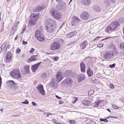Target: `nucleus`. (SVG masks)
Wrapping results in <instances>:
<instances>
[{
  "label": "nucleus",
  "instance_id": "1",
  "mask_svg": "<svg viewBox=\"0 0 124 124\" xmlns=\"http://www.w3.org/2000/svg\"><path fill=\"white\" fill-rule=\"evenodd\" d=\"M10 75L13 78L18 79L22 77L21 73L18 69H15L13 70L10 72Z\"/></svg>",
  "mask_w": 124,
  "mask_h": 124
},
{
  "label": "nucleus",
  "instance_id": "2",
  "mask_svg": "<svg viewBox=\"0 0 124 124\" xmlns=\"http://www.w3.org/2000/svg\"><path fill=\"white\" fill-rule=\"evenodd\" d=\"M119 25V24L118 23L116 22H113L110 24L109 26L107 27L106 31L109 32L110 31L114 30Z\"/></svg>",
  "mask_w": 124,
  "mask_h": 124
},
{
  "label": "nucleus",
  "instance_id": "3",
  "mask_svg": "<svg viewBox=\"0 0 124 124\" xmlns=\"http://www.w3.org/2000/svg\"><path fill=\"white\" fill-rule=\"evenodd\" d=\"M118 52H113L112 51H109L105 53L103 56L104 59L106 60H109L112 59L114 54H116Z\"/></svg>",
  "mask_w": 124,
  "mask_h": 124
},
{
  "label": "nucleus",
  "instance_id": "4",
  "mask_svg": "<svg viewBox=\"0 0 124 124\" xmlns=\"http://www.w3.org/2000/svg\"><path fill=\"white\" fill-rule=\"evenodd\" d=\"M35 36L38 40L40 42H43L45 40L43 35L40 33L39 31L38 30L36 31Z\"/></svg>",
  "mask_w": 124,
  "mask_h": 124
},
{
  "label": "nucleus",
  "instance_id": "5",
  "mask_svg": "<svg viewBox=\"0 0 124 124\" xmlns=\"http://www.w3.org/2000/svg\"><path fill=\"white\" fill-rule=\"evenodd\" d=\"M60 47V44L57 42H53L51 44L50 46V49L52 50L58 49Z\"/></svg>",
  "mask_w": 124,
  "mask_h": 124
},
{
  "label": "nucleus",
  "instance_id": "6",
  "mask_svg": "<svg viewBox=\"0 0 124 124\" xmlns=\"http://www.w3.org/2000/svg\"><path fill=\"white\" fill-rule=\"evenodd\" d=\"M73 82L71 78H69L63 81L61 83V84L62 85H67L70 86L72 85Z\"/></svg>",
  "mask_w": 124,
  "mask_h": 124
},
{
  "label": "nucleus",
  "instance_id": "7",
  "mask_svg": "<svg viewBox=\"0 0 124 124\" xmlns=\"http://www.w3.org/2000/svg\"><path fill=\"white\" fill-rule=\"evenodd\" d=\"M80 21V20L77 16L73 18V20L71 21V24L72 26H76L77 25Z\"/></svg>",
  "mask_w": 124,
  "mask_h": 124
},
{
  "label": "nucleus",
  "instance_id": "8",
  "mask_svg": "<svg viewBox=\"0 0 124 124\" xmlns=\"http://www.w3.org/2000/svg\"><path fill=\"white\" fill-rule=\"evenodd\" d=\"M66 8V4L62 2H59L57 6V8L59 10L64 9Z\"/></svg>",
  "mask_w": 124,
  "mask_h": 124
},
{
  "label": "nucleus",
  "instance_id": "9",
  "mask_svg": "<svg viewBox=\"0 0 124 124\" xmlns=\"http://www.w3.org/2000/svg\"><path fill=\"white\" fill-rule=\"evenodd\" d=\"M89 16V14L87 12L85 11L81 14L80 17L83 19L86 20L88 19Z\"/></svg>",
  "mask_w": 124,
  "mask_h": 124
},
{
  "label": "nucleus",
  "instance_id": "10",
  "mask_svg": "<svg viewBox=\"0 0 124 124\" xmlns=\"http://www.w3.org/2000/svg\"><path fill=\"white\" fill-rule=\"evenodd\" d=\"M39 15L36 14H33L31 15L30 16V19L31 21L36 22L39 19Z\"/></svg>",
  "mask_w": 124,
  "mask_h": 124
},
{
  "label": "nucleus",
  "instance_id": "11",
  "mask_svg": "<svg viewBox=\"0 0 124 124\" xmlns=\"http://www.w3.org/2000/svg\"><path fill=\"white\" fill-rule=\"evenodd\" d=\"M39 92L42 95H44L45 94V91L44 89L43 86L41 85H39L37 87Z\"/></svg>",
  "mask_w": 124,
  "mask_h": 124
},
{
  "label": "nucleus",
  "instance_id": "12",
  "mask_svg": "<svg viewBox=\"0 0 124 124\" xmlns=\"http://www.w3.org/2000/svg\"><path fill=\"white\" fill-rule=\"evenodd\" d=\"M56 78L57 81H60L63 79V75L62 73L60 72H58L56 76Z\"/></svg>",
  "mask_w": 124,
  "mask_h": 124
},
{
  "label": "nucleus",
  "instance_id": "13",
  "mask_svg": "<svg viewBox=\"0 0 124 124\" xmlns=\"http://www.w3.org/2000/svg\"><path fill=\"white\" fill-rule=\"evenodd\" d=\"M45 29L47 32H52L54 31L52 24L47 25L46 26Z\"/></svg>",
  "mask_w": 124,
  "mask_h": 124
},
{
  "label": "nucleus",
  "instance_id": "14",
  "mask_svg": "<svg viewBox=\"0 0 124 124\" xmlns=\"http://www.w3.org/2000/svg\"><path fill=\"white\" fill-rule=\"evenodd\" d=\"M54 21L53 20L50 18H48L46 19L45 22V25L46 26L47 25L52 24L53 22H54Z\"/></svg>",
  "mask_w": 124,
  "mask_h": 124
},
{
  "label": "nucleus",
  "instance_id": "15",
  "mask_svg": "<svg viewBox=\"0 0 124 124\" xmlns=\"http://www.w3.org/2000/svg\"><path fill=\"white\" fill-rule=\"evenodd\" d=\"M80 2L82 4L85 6H88L91 3L90 0H81Z\"/></svg>",
  "mask_w": 124,
  "mask_h": 124
},
{
  "label": "nucleus",
  "instance_id": "16",
  "mask_svg": "<svg viewBox=\"0 0 124 124\" xmlns=\"http://www.w3.org/2000/svg\"><path fill=\"white\" fill-rule=\"evenodd\" d=\"M12 57V54L9 51L8 52L6 57V59L7 61H9L11 59Z\"/></svg>",
  "mask_w": 124,
  "mask_h": 124
},
{
  "label": "nucleus",
  "instance_id": "17",
  "mask_svg": "<svg viewBox=\"0 0 124 124\" xmlns=\"http://www.w3.org/2000/svg\"><path fill=\"white\" fill-rule=\"evenodd\" d=\"M87 44L88 43L87 41H85L80 44V47L81 49H84Z\"/></svg>",
  "mask_w": 124,
  "mask_h": 124
},
{
  "label": "nucleus",
  "instance_id": "18",
  "mask_svg": "<svg viewBox=\"0 0 124 124\" xmlns=\"http://www.w3.org/2000/svg\"><path fill=\"white\" fill-rule=\"evenodd\" d=\"M41 62H39L38 63L35 64L32 66V71L35 72L36 70H37L39 65L41 63Z\"/></svg>",
  "mask_w": 124,
  "mask_h": 124
},
{
  "label": "nucleus",
  "instance_id": "19",
  "mask_svg": "<svg viewBox=\"0 0 124 124\" xmlns=\"http://www.w3.org/2000/svg\"><path fill=\"white\" fill-rule=\"evenodd\" d=\"M80 66L81 71L83 72H85V64L83 62H81Z\"/></svg>",
  "mask_w": 124,
  "mask_h": 124
},
{
  "label": "nucleus",
  "instance_id": "20",
  "mask_svg": "<svg viewBox=\"0 0 124 124\" xmlns=\"http://www.w3.org/2000/svg\"><path fill=\"white\" fill-rule=\"evenodd\" d=\"M38 56V55H32L28 60L30 61H35L37 60Z\"/></svg>",
  "mask_w": 124,
  "mask_h": 124
},
{
  "label": "nucleus",
  "instance_id": "21",
  "mask_svg": "<svg viewBox=\"0 0 124 124\" xmlns=\"http://www.w3.org/2000/svg\"><path fill=\"white\" fill-rule=\"evenodd\" d=\"M111 4V3L108 0H105L104 5L106 8H107L109 7Z\"/></svg>",
  "mask_w": 124,
  "mask_h": 124
},
{
  "label": "nucleus",
  "instance_id": "22",
  "mask_svg": "<svg viewBox=\"0 0 124 124\" xmlns=\"http://www.w3.org/2000/svg\"><path fill=\"white\" fill-rule=\"evenodd\" d=\"M85 78L83 74H80L78 76L77 78V80L78 82L83 80Z\"/></svg>",
  "mask_w": 124,
  "mask_h": 124
},
{
  "label": "nucleus",
  "instance_id": "23",
  "mask_svg": "<svg viewBox=\"0 0 124 124\" xmlns=\"http://www.w3.org/2000/svg\"><path fill=\"white\" fill-rule=\"evenodd\" d=\"M57 11L55 9L53 8L50 11L51 15L53 16V17L54 18V16H55L56 13H57Z\"/></svg>",
  "mask_w": 124,
  "mask_h": 124
},
{
  "label": "nucleus",
  "instance_id": "24",
  "mask_svg": "<svg viewBox=\"0 0 124 124\" xmlns=\"http://www.w3.org/2000/svg\"><path fill=\"white\" fill-rule=\"evenodd\" d=\"M51 83V86L54 89H56L57 86V85L55 83L54 80H52Z\"/></svg>",
  "mask_w": 124,
  "mask_h": 124
},
{
  "label": "nucleus",
  "instance_id": "25",
  "mask_svg": "<svg viewBox=\"0 0 124 124\" xmlns=\"http://www.w3.org/2000/svg\"><path fill=\"white\" fill-rule=\"evenodd\" d=\"M62 17L61 14L59 12H57L54 16V18L55 19H60Z\"/></svg>",
  "mask_w": 124,
  "mask_h": 124
},
{
  "label": "nucleus",
  "instance_id": "26",
  "mask_svg": "<svg viewBox=\"0 0 124 124\" xmlns=\"http://www.w3.org/2000/svg\"><path fill=\"white\" fill-rule=\"evenodd\" d=\"M45 8L43 6H41V7L38 6L34 11H35V12H37L38 11L42 10L44 9Z\"/></svg>",
  "mask_w": 124,
  "mask_h": 124
},
{
  "label": "nucleus",
  "instance_id": "27",
  "mask_svg": "<svg viewBox=\"0 0 124 124\" xmlns=\"http://www.w3.org/2000/svg\"><path fill=\"white\" fill-rule=\"evenodd\" d=\"M89 77H90L93 74V72L90 69H88L86 71Z\"/></svg>",
  "mask_w": 124,
  "mask_h": 124
},
{
  "label": "nucleus",
  "instance_id": "28",
  "mask_svg": "<svg viewBox=\"0 0 124 124\" xmlns=\"http://www.w3.org/2000/svg\"><path fill=\"white\" fill-rule=\"evenodd\" d=\"M82 103L84 105L87 106H89V104L90 103V102L88 101L84 100L82 101Z\"/></svg>",
  "mask_w": 124,
  "mask_h": 124
},
{
  "label": "nucleus",
  "instance_id": "29",
  "mask_svg": "<svg viewBox=\"0 0 124 124\" xmlns=\"http://www.w3.org/2000/svg\"><path fill=\"white\" fill-rule=\"evenodd\" d=\"M24 69L26 73L29 74L30 73V68L28 65L25 66L24 67Z\"/></svg>",
  "mask_w": 124,
  "mask_h": 124
},
{
  "label": "nucleus",
  "instance_id": "30",
  "mask_svg": "<svg viewBox=\"0 0 124 124\" xmlns=\"http://www.w3.org/2000/svg\"><path fill=\"white\" fill-rule=\"evenodd\" d=\"M93 8L94 10L96 12H99L101 10L99 6H94Z\"/></svg>",
  "mask_w": 124,
  "mask_h": 124
},
{
  "label": "nucleus",
  "instance_id": "31",
  "mask_svg": "<svg viewBox=\"0 0 124 124\" xmlns=\"http://www.w3.org/2000/svg\"><path fill=\"white\" fill-rule=\"evenodd\" d=\"M71 74V70H66L64 72V75L66 77H67L70 76Z\"/></svg>",
  "mask_w": 124,
  "mask_h": 124
},
{
  "label": "nucleus",
  "instance_id": "32",
  "mask_svg": "<svg viewBox=\"0 0 124 124\" xmlns=\"http://www.w3.org/2000/svg\"><path fill=\"white\" fill-rule=\"evenodd\" d=\"M15 82L13 80H10L8 81L7 82V83L8 85L10 86L11 87L13 86V85Z\"/></svg>",
  "mask_w": 124,
  "mask_h": 124
},
{
  "label": "nucleus",
  "instance_id": "33",
  "mask_svg": "<svg viewBox=\"0 0 124 124\" xmlns=\"http://www.w3.org/2000/svg\"><path fill=\"white\" fill-rule=\"evenodd\" d=\"M6 46V44L5 43H4L0 47V53L4 50Z\"/></svg>",
  "mask_w": 124,
  "mask_h": 124
},
{
  "label": "nucleus",
  "instance_id": "34",
  "mask_svg": "<svg viewBox=\"0 0 124 124\" xmlns=\"http://www.w3.org/2000/svg\"><path fill=\"white\" fill-rule=\"evenodd\" d=\"M29 24L30 25H34L36 24L35 22L34 21H31L30 19L29 21Z\"/></svg>",
  "mask_w": 124,
  "mask_h": 124
},
{
  "label": "nucleus",
  "instance_id": "35",
  "mask_svg": "<svg viewBox=\"0 0 124 124\" xmlns=\"http://www.w3.org/2000/svg\"><path fill=\"white\" fill-rule=\"evenodd\" d=\"M17 30L16 28H14L13 30L11 31V33L12 34H14L15 32Z\"/></svg>",
  "mask_w": 124,
  "mask_h": 124
},
{
  "label": "nucleus",
  "instance_id": "36",
  "mask_svg": "<svg viewBox=\"0 0 124 124\" xmlns=\"http://www.w3.org/2000/svg\"><path fill=\"white\" fill-rule=\"evenodd\" d=\"M41 76L43 78H45L46 77L47 74L46 73H44L42 74Z\"/></svg>",
  "mask_w": 124,
  "mask_h": 124
},
{
  "label": "nucleus",
  "instance_id": "37",
  "mask_svg": "<svg viewBox=\"0 0 124 124\" xmlns=\"http://www.w3.org/2000/svg\"><path fill=\"white\" fill-rule=\"evenodd\" d=\"M120 47L121 49L124 50V42L120 44Z\"/></svg>",
  "mask_w": 124,
  "mask_h": 124
},
{
  "label": "nucleus",
  "instance_id": "38",
  "mask_svg": "<svg viewBox=\"0 0 124 124\" xmlns=\"http://www.w3.org/2000/svg\"><path fill=\"white\" fill-rule=\"evenodd\" d=\"M71 34L70 33L69 34H67L66 35V37L67 38H70L72 37Z\"/></svg>",
  "mask_w": 124,
  "mask_h": 124
},
{
  "label": "nucleus",
  "instance_id": "39",
  "mask_svg": "<svg viewBox=\"0 0 124 124\" xmlns=\"http://www.w3.org/2000/svg\"><path fill=\"white\" fill-rule=\"evenodd\" d=\"M17 85V84L16 83H14V84H13V87L14 88V89L15 90H16L18 88L17 86H16Z\"/></svg>",
  "mask_w": 124,
  "mask_h": 124
},
{
  "label": "nucleus",
  "instance_id": "40",
  "mask_svg": "<svg viewBox=\"0 0 124 124\" xmlns=\"http://www.w3.org/2000/svg\"><path fill=\"white\" fill-rule=\"evenodd\" d=\"M52 122L56 124H61L60 123H58V122L59 121H57L55 119H53L52 120Z\"/></svg>",
  "mask_w": 124,
  "mask_h": 124
},
{
  "label": "nucleus",
  "instance_id": "41",
  "mask_svg": "<svg viewBox=\"0 0 124 124\" xmlns=\"http://www.w3.org/2000/svg\"><path fill=\"white\" fill-rule=\"evenodd\" d=\"M77 33V31H74L70 32V33L71 34V35H72V36L73 35H75Z\"/></svg>",
  "mask_w": 124,
  "mask_h": 124
},
{
  "label": "nucleus",
  "instance_id": "42",
  "mask_svg": "<svg viewBox=\"0 0 124 124\" xmlns=\"http://www.w3.org/2000/svg\"><path fill=\"white\" fill-rule=\"evenodd\" d=\"M69 123L71 124H75L76 123L75 121L74 120H70Z\"/></svg>",
  "mask_w": 124,
  "mask_h": 124
},
{
  "label": "nucleus",
  "instance_id": "43",
  "mask_svg": "<svg viewBox=\"0 0 124 124\" xmlns=\"http://www.w3.org/2000/svg\"><path fill=\"white\" fill-rule=\"evenodd\" d=\"M112 106V108L114 109H118L119 108V107H118V106L114 105H113Z\"/></svg>",
  "mask_w": 124,
  "mask_h": 124
},
{
  "label": "nucleus",
  "instance_id": "44",
  "mask_svg": "<svg viewBox=\"0 0 124 124\" xmlns=\"http://www.w3.org/2000/svg\"><path fill=\"white\" fill-rule=\"evenodd\" d=\"M116 65V64L115 63H114L112 64L109 65V67L111 68H114L115 67Z\"/></svg>",
  "mask_w": 124,
  "mask_h": 124
},
{
  "label": "nucleus",
  "instance_id": "45",
  "mask_svg": "<svg viewBox=\"0 0 124 124\" xmlns=\"http://www.w3.org/2000/svg\"><path fill=\"white\" fill-rule=\"evenodd\" d=\"M53 59L54 61H57L59 59V57H58L56 56L53 58Z\"/></svg>",
  "mask_w": 124,
  "mask_h": 124
},
{
  "label": "nucleus",
  "instance_id": "46",
  "mask_svg": "<svg viewBox=\"0 0 124 124\" xmlns=\"http://www.w3.org/2000/svg\"><path fill=\"white\" fill-rule=\"evenodd\" d=\"M22 103L24 104H27L29 103V102L27 100L24 101H23L22 102Z\"/></svg>",
  "mask_w": 124,
  "mask_h": 124
},
{
  "label": "nucleus",
  "instance_id": "47",
  "mask_svg": "<svg viewBox=\"0 0 124 124\" xmlns=\"http://www.w3.org/2000/svg\"><path fill=\"white\" fill-rule=\"evenodd\" d=\"M19 23V22H17L16 24V26L14 27V28H16V29H17V27L18 26V24Z\"/></svg>",
  "mask_w": 124,
  "mask_h": 124
},
{
  "label": "nucleus",
  "instance_id": "48",
  "mask_svg": "<svg viewBox=\"0 0 124 124\" xmlns=\"http://www.w3.org/2000/svg\"><path fill=\"white\" fill-rule=\"evenodd\" d=\"M103 45L102 44H99L97 45V46L99 47V48H101L103 46Z\"/></svg>",
  "mask_w": 124,
  "mask_h": 124
},
{
  "label": "nucleus",
  "instance_id": "49",
  "mask_svg": "<svg viewBox=\"0 0 124 124\" xmlns=\"http://www.w3.org/2000/svg\"><path fill=\"white\" fill-rule=\"evenodd\" d=\"M100 103V101H99L98 102H96L95 103V104L97 106V107L99 105Z\"/></svg>",
  "mask_w": 124,
  "mask_h": 124
},
{
  "label": "nucleus",
  "instance_id": "50",
  "mask_svg": "<svg viewBox=\"0 0 124 124\" xmlns=\"http://www.w3.org/2000/svg\"><path fill=\"white\" fill-rule=\"evenodd\" d=\"M94 91H93L92 90L90 91L89 92L88 94L89 93L90 94V95H91L94 93Z\"/></svg>",
  "mask_w": 124,
  "mask_h": 124
},
{
  "label": "nucleus",
  "instance_id": "51",
  "mask_svg": "<svg viewBox=\"0 0 124 124\" xmlns=\"http://www.w3.org/2000/svg\"><path fill=\"white\" fill-rule=\"evenodd\" d=\"M34 50V48H31L30 51V52L31 54H32Z\"/></svg>",
  "mask_w": 124,
  "mask_h": 124
},
{
  "label": "nucleus",
  "instance_id": "52",
  "mask_svg": "<svg viewBox=\"0 0 124 124\" xmlns=\"http://www.w3.org/2000/svg\"><path fill=\"white\" fill-rule=\"evenodd\" d=\"M22 43L23 45H26L27 44V42L25 41L24 40H23L22 41Z\"/></svg>",
  "mask_w": 124,
  "mask_h": 124
},
{
  "label": "nucleus",
  "instance_id": "53",
  "mask_svg": "<svg viewBox=\"0 0 124 124\" xmlns=\"http://www.w3.org/2000/svg\"><path fill=\"white\" fill-rule=\"evenodd\" d=\"M108 117L109 118H117V117L116 116H108Z\"/></svg>",
  "mask_w": 124,
  "mask_h": 124
},
{
  "label": "nucleus",
  "instance_id": "54",
  "mask_svg": "<svg viewBox=\"0 0 124 124\" xmlns=\"http://www.w3.org/2000/svg\"><path fill=\"white\" fill-rule=\"evenodd\" d=\"M110 87L112 89H113L114 88V86L112 84H110Z\"/></svg>",
  "mask_w": 124,
  "mask_h": 124
},
{
  "label": "nucleus",
  "instance_id": "55",
  "mask_svg": "<svg viewBox=\"0 0 124 124\" xmlns=\"http://www.w3.org/2000/svg\"><path fill=\"white\" fill-rule=\"evenodd\" d=\"M26 25H25L24 26V28H23V29L22 32L23 31V32H24V31H25V30L26 29Z\"/></svg>",
  "mask_w": 124,
  "mask_h": 124
},
{
  "label": "nucleus",
  "instance_id": "56",
  "mask_svg": "<svg viewBox=\"0 0 124 124\" xmlns=\"http://www.w3.org/2000/svg\"><path fill=\"white\" fill-rule=\"evenodd\" d=\"M20 48H18L17 50V52L18 53H19L20 52Z\"/></svg>",
  "mask_w": 124,
  "mask_h": 124
},
{
  "label": "nucleus",
  "instance_id": "57",
  "mask_svg": "<svg viewBox=\"0 0 124 124\" xmlns=\"http://www.w3.org/2000/svg\"><path fill=\"white\" fill-rule=\"evenodd\" d=\"M31 104H32V105L33 106H36V103L34 102H31Z\"/></svg>",
  "mask_w": 124,
  "mask_h": 124
},
{
  "label": "nucleus",
  "instance_id": "58",
  "mask_svg": "<svg viewBox=\"0 0 124 124\" xmlns=\"http://www.w3.org/2000/svg\"><path fill=\"white\" fill-rule=\"evenodd\" d=\"M10 45H8V46L7 47L5 48V50H6V51H7V48H8V49H9L10 48Z\"/></svg>",
  "mask_w": 124,
  "mask_h": 124
},
{
  "label": "nucleus",
  "instance_id": "59",
  "mask_svg": "<svg viewBox=\"0 0 124 124\" xmlns=\"http://www.w3.org/2000/svg\"><path fill=\"white\" fill-rule=\"evenodd\" d=\"M121 19L122 20V22H120V23H122L124 22V19L123 18H121Z\"/></svg>",
  "mask_w": 124,
  "mask_h": 124
},
{
  "label": "nucleus",
  "instance_id": "60",
  "mask_svg": "<svg viewBox=\"0 0 124 124\" xmlns=\"http://www.w3.org/2000/svg\"><path fill=\"white\" fill-rule=\"evenodd\" d=\"M50 115H52V114H51V113H48L47 114V115L46 116H48Z\"/></svg>",
  "mask_w": 124,
  "mask_h": 124
},
{
  "label": "nucleus",
  "instance_id": "61",
  "mask_svg": "<svg viewBox=\"0 0 124 124\" xmlns=\"http://www.w3.org/2000/svg\"><path fill=\"white\" fill-rule=\"evenodd\" d=\"M55 97L56 98H57L58 99H60L61 98V97H59V96H57L56 95H55Z\"/></svg>",
  "mask_w": 124,
  "mask_h": 124
},
{
  "label": "nucleus",
  "instance_id": "62",
  "mask_svg": "<svg viewBox=\"0 0 124 124\" xmlns=\"http://www.w3.org/2000/svg\"><path fill=\"white\" fill-rule=\"evenodd\" d=\"M100 38V37H99V36H98L97 37H96L95 39V40H97V39H99V38Z\"/></svg>",
  "mask_w": 124,
  "mask_h": 124
},
{
  "label": "nucleus",
  "instance_id": "63",
  "mask_svg": "<svg viewBox=\"0 0 124 124\" xmlns=\"http://www.w3.org/2000/svg\"><path fill=\"white\" fill-rule=\"evenodd\" d=\"M104 121L105 123L107 122H108V120L106 119H104Z\"/></svg>",
  "mask_w": 124,
  "mask_h": 124
},
{
  "label": "nucleus",
  "instance_id": "64",
  "mask_svg": "<svg viewBox=\"0 0 124 124\" xmlns=\"http://www.w3.org/2000/svg\"><path fill=\"white\" fill-rule=\"evenodd\" d=\"M104 119H103V118H101L100 119V120L101 121H104Z\"/></svg>",
  "mask_w": 124,
  "mask_h": 124
}]
</instances>
